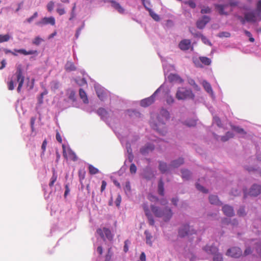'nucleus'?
Segmentation results:
<instances>
[{
  "label": "nucleus",
  "mask_w": 261,
  "mask_h": 261,
  "mask_svg": "<svg viewBox=\"0 0 261 261\" xmlns=\"http://www.w3.org/2000/svg\"><path fill=\"white\" fill-rule=\"evenodd\" d=\"M158 192L161 196L164 195V182L162 179H160L158 184Z\"/></svg>",
  "instance_id": "32"
},
{
  "label": "nucleus",
  "mask_w": 261,
  "mask_h": 261,
  "mask_svg": "<svg viewBox=\"0 0 261 261\" xmlns=\"http://www.w3.org/2000/svg\"><path fill=\"white\" fill-rule=\"evenodd\" d=\"M254 248L259 255H261V242H257L254 243Z\"/></svg>",
  "instance_id": "41"
},
{
  "label": "nucleus",
  "mask_w": 261,
  "mask_h": 261,
  "mask_svg": "<svg viewBox=\"0 0 261 261\" xmlns=\"http://www.w3.org/2000/svg\"><path fill=\"white\" fill-rule=\"evenodd\" d=\"M202 249L208 254H211L212 255L219 251L218 248L213 245H206L203 247Z\"/></svg>",
  "instance_id": "11"
},
{
  "label": "nucleus",
  "mask_w": 261,
  "mask_h": 261,
  "mask_svg": "<svg viewBox=\"0 0 261 261\" xmlns=\"http://www.w3.org/2000/svg\"><path fill=\"white\" fill-rule=\"evenodd\" d=\"M43 41V39L40 38V37H36L34 38V39L33 41V44L38 45H39L41 42Z\"/></svg>",
  "instance_id": "46"
},
{
  "label": "nucleus",
  "mask_w": 261,
  "mask_h": 261,
  "mask_svg": "<svg viewBox=\"0 0 261 261\" xmlns=\"http://www.w3.org/2000/svg\"><path fill=\"white\" fill-rule=\"evenodd\" d=\"M8 89L9 90H13L14 89V82L11 80L8 84Z\"/></svg>",
  "instance_id": "59"
},
{
  "label": "nucleus",
  "mask_w": 261,
  "mask_h": 261,
  "mask_svg": "<svg viewBox=\"0 0 261 261\" xmlns=\"http://www.w3.org/2000/svg\"><path fill=\"white\" fill-rule=\"evenodd\" d=\"M261 193V186L254 184L251 188L249 194L251 196H257Z\"/></svg>",
  "instance_id": "12"
},
{
  "label": "nucleus",
  "mask_w": 261,
  "mask_h": 261,
  "mask_svg": "<svg viewBox=\"0 0 261 261\" xmlns=\"http://www.w3.org/2000/svg\"><path fill=\"white\" fill-rule=\"evenodd\" d=\"M96 94L98 98L101 100H103L106 97V93L105 91L101 88H97L96 90Z\"/></svg>",
  "instance_id": "25"
},
{
  "label": "nucleus",
  "mask_w": 261,
  "mask_h": 261,
  "mask_svg": "<svg viewBox=\"0 0 261 261\" xmlns=\"http://www.w3.org/2000/svg\"><path fill=\"white\" fill-rule=\"evenodd\" d=\"M224 214L229 217L232 216L234 215V211L233 208L228 205H225L222 208Z\"/></svg>",
  "instance_id": "17"
},
{
  "label": "nucleus",
  "mask_w": 261,
  "mask_h": 261,
  "mask_svg": "<svg viewBox=\"0 0 261 261\" xmlns=\"http://www.w3.org/2000/svg\"><path fill=\"white\" fill-rule=\"evenodd\" d=\"M14 75L16 76V81L18 83V86L17 90V92L19 93L21 91V89L24 81V76L23 75L22 69L20 65L17 66L16 71Z\"/></svg>",
  "instance_id": "3"
},
{
  "label": "nucleus",
  "mask_w": 261,
  "mask_h": 261,
  "mask_svg": "<svg viewBox=\"0 0 261 261\" xmlns=\"http://www.w3.org/2000/svg\"><path fill=\"white\" fill-rule=\"evenodd\" d=\"M231 129L237 132L238 134L245 135L246 134V132L244 130V129L240 127L239 126L231 125Z\"/></svg>",
  "instance_id": "30"
},
{
  "label": "nucleus",
  "mask_w": 261,
  "mask_h": 261,
  "mask_svg": "<svg viewBox=\"0 0 261 261\" xmlns=\"http://www.w3.org/2000/svg\"><path fill=\"white\" fill-rule=\"evenodd\" d=\"M171 167L168 166L167 164L164 162L160 161L159 169L162 173H164L167 172Z\"/></svg>",
  "instance_id": "19"
},
{
  "label": "nucleus",
  "mask_w": 261,
  "mask_h": 261,
  "mask_svg": "<svg viewBox=\"0 0 261 261\" xmlns=\"http://www.w3.org/2000/svg\"><path fill=\"white\" fill-rule=\"evenodd\" d=\"M189 83L193 87V88L197 90H199L200 89L199 86L197 85V84H196L195 82L193 80H190L189 81Z\"/></svg>",
  "instance_id": "49"
},
{
  "label": "nucleus",
  "mask_w": 261,
  "mask_h": 261,
  "mask_svg": "<svg viewBox=\"0 0 261 261\" xmlns=\"http://www.w3.org/2000/svg\"><path fill=\"white\" fill-rule=\"evenodd\" d=\"M79 95L80 98L83 100L84 103H88L89 100L86 92L82 88L79 90Z\"/></svg>",
  "instance_id": "22"
},
{
  "label": "nucleus",
  "mask_w": 261,
  "mask_h": 261,
  "mask_svg": "<svg viewBox=\"0 0 261 261\" xmlns=\"http://www.w3.org/2000/svg\"><path fill=\"white\" fill-rule=\"evenodd\" d=\"M252 252V251L251 250V248L250 247H246V249L244 251V255L245 256H246V255L251 254Z\"/></svg>",
  "instance_id": "58"
},
{
  "label": "nucleus",
  "mask_w": 261,
  "mask_h": 261,
  "mask_svg": "<svg viewBox=\"0 0 261 261\" xmlns=\"http://www.w3.org/2000/svg\"><path fill=\"white\" fill-rule=\"evenodd\" d=\"M245 214V211L244 207L240 208L238 212V214L240 216H244Z\"/></svg>",
  "instance_id": "64"
},
{
  "label": "nucleus",
  "mask_w": 261,
  "mask_h": 261,
  "mask_svg": "<svg viewBox=\"0 0 261 261\" xmlns=\"http://www.w3.org/2000/svg\"><path fill=\"white\" fill-rule=\"evenodd\" d=\"M256 13L258 15H260L261 13V0L259 1L256 4Z\"/></svg>",
  "instance_id": "50"
},
{
  "label": "nucleus",
  "mask_w": 261,
  "mask_h": 261,
  "mask_svg": "<svg viewBox=\"0 0 261 261\" xmlns=\"http://www.w3.org/2000/svg\"><path fill=\"white\" fill-rule=\"evenodd\" d=\"M97 114L101 116V118L103 119L107 117L108 115L107 111L103 108H99L97 111Z\"/></svg>",
  "instance_id": "35"
},
{
  "label": "nucleus",
  "mask_w": 261,
  "mask_h": 261,
  "mask_svg": "<svg viewBox=\"0 0 261 261\" xmlns=\"http://www.w3.org/2000/svg\"><path fill=\"white\" fill-rule=\"evenodd\" d=\"M56 138L57 139V140L60 143H62V137L59 133V132H57L56 133Z\"/></svg>",
  "instance_id": "62"
},
{
  "label": "nucleus",
  "mask_w": 261,
  "mask_h": 261,
  "mask_svg": "<svg viewBox=\"0 0 261 261\" xmlns=\"http://www.w3.org/2000/svg\"><path fill=\"white\" fill-rule=\"evenodd\" d=\"M47 141L46 140H44L42 143V146H41V149H42V153L44 154V152L46 150V147L47 145Z\"/></svg>",
  "instance_id": "61"
},
{
  "label": "nucleus",
  "mask_w": 261,
  "mask_h": 261,
  "mask_svg": "<svg viewBox=\"0 0 261 261\" xmlns=\"http://www.w3.org/2000/svg\"><path fill=\"white\" fill-rule=\"evenodd\" d=\"M210 18L207 16H203L202 18L198 20L196 23L197 27L198 29H202L204 28L206 24L209 22Z\"/></svg>",
  "instance_id": "13"
},
{
  "label": "nucleus",
  "mask_w": 261,
  "mask_h": 261,
  "mask_svg": "<svg viewBox=\"0 0 261 261\" xmlns=\"http://www.w3.org/2000/svg\"><path fill=\"white\" fill-rule=\"evenodd\" d=\"M50 24L52 25H55V19L54 17H44L41 20L37 23V24L38 25H45Z\"/></svg>",
  "instance_id": "14"
},
{
  "label": "nucleus",
  "mask_w": 261,
  "mask_h": 261,
  "mask_svg": "<svg viewBox=\"0 0 261 261\" xmlns=\"http://www.w3.org/2000/svg\"><path fill=\"white\" fill-rule=\"evenodd\" d=\"M185 124L189 127L195 126L196 125V120H195V119L188 120L185 122Z\"/></svg>",
  "instance_id": "40"
},
{
  "label": "nucleus",
  "mask_w": 261,
  "mask_h": 261,
  "mask_svg": "<svg viewBox=\"0 0 261 261\" xmlns=\"http://www.w3.org/2000/svg\"><path fill=\"white\" fill-rule=\"evenodd\" d=\"M196 233V231L189 225H184L179 229L178 234L181 238Z\"/></svg>",
  "instance_id": "4"
},
{
  "label": "nucleus",
  "mask_w": 261,
  "mask_h": 261,
  "mask_svg": "<svg viewBox=\"0 0 261 261\" xmlns=\"http://www.w3.org/2000/svg\"><path fill=\"white\" fill-rule=\"evenodd\" d=\"M68 97L70 99L74 101L75 100V92L73 90L71 91Z\"/></svg>",
  "instance_id": "53"
},
{
  "label": "nucleus",
  "mask_w": 261,
  "mask_h": 261,
  "mask_svg": "<svg viewBox=\"0 0 261 261\" xmlns=\"http://www.w3.org/2000/svg\"><path fill=\"white\" fill-rule=\"evenodd\" d=\"M184 162V159L179 158L177 160L173 161L170 165V167L172 168H177L181 165H182Z\"/></svg>",
  "instance_id": "20"
},
{
  "label": "nucleus",
  "mask_w": 261,
  "mask_h": 261,
  "mask_svg": "<svg viewBox=\"0 0 261 261\" xmlns=\"http://www.w3.org/2000/svg\"><path fill=\"white\" fill-rule=\"evenodd\" d=\"M151 210L156 217L162 218L164 221H169L172 217L173 213L170 208L166 206L161 208L153 205H151Z\"/></svg>",
  "instance_id": "1"
},
{
  "label": "nucleus",
  "mask_w": 261,
  "mask_h": 261,
  "mask_svg": "<svg viewBox=\"0 0 261 261\" xmlns=\"http://www.w3.org/2000/svg\"><path fill=\"white\" fill-rule=\"evenodd\" d=\"M142 206L145 213V215L147 217L149 224L152 226L154 225V221L153 219V217L150 212V210L148 207L147 204L146 203H143Z\"/></svg>",
  "instance_id": "10"
},
{
  "label": "nucleus",
  "mask_w": 261,
  "mask_h": 261,
  "mask_svg": "<svg viewBox=\"0 0 261 261\" xmlns=\"http://www.w3.org/2000/svg\"><path fill=\"white\" fill-rule=\"evenodd\" d=\"M158 91L159 89H157L151 96L142 100L140 102L141 106L143 107H147L153 103L155 100V95Z\"/></svg>",
  "instance_id": "8"
},
{
  "label": "nucleus",
  "mask_w": 261,
  "mask_h": 261,
  "mask_svg": "<svg viewBox=\"0 0 261 261\" xmlns=\"http://www.w3.org/2000/svg\"><path fill=\"white\" fill-rule=\"evenodd\" d=\"M112 6L119 13L123 14L124 13V9L117 2L112 1H111Z\"/></svg>",
  "instance_id": "18"
},
{
  "label": "nucleus",
  "mask_w": 261,
  "mask_h": 261,
  "mask_svg": "<svg viewBox=\"0 0 261 261\" xmlns=\"http://www.w3.org/2000/svg\"><path fill=\"white\" fill-rule=\"evenodd\" d=\"M181 174L182 178L185 180L189 179L191 175L190 171L188 170H182L181 171Z\"/></svg>",
  "instance_id": "34"
},
{
  "label": "nucleus",
  "mask_w": 261,
  "mask_h": 261,
  "mask_svg": "<svg viewBox=\"0 0 261 261\" xmlns=\"http://www.w3.org/2000/svg\"><path fill=\"white\" fill-rule=\"evenodd\" d=\"M214 120L215 123L219 127H221L222 126L221 121L220 119L218 117H217V116L214 117Z\"/></svg>",
  "instance_id": "54"
},
{
  "label": "nucleus",
  "mask_w": 261,
  "mask_h": 261,
  "mask_svg": "<svg viewBox=\"0 0 261 261\" xmlns=\"http://www.w3.org/2000/svg\"><path fill=\"white\" fill-rule=\"evenodd\" d=\"M15 51L23 54L24 55H34L37 53V50H30L27 51L24 49H15Z\"/></svg>",
  "instance_id": "23"
},
{
  "label": "nucleus",
  "mask_w": 261,
  "mask_h": 261,
  "mask_svg": "<svg viewBox=\"0 0 261 261\" xmlns=\"http://www.w3.org/2000/svg\"><path fill=\"white\" fill-rule=\"evenodd\" d=\"M209 200L211 204L215 205H222V202L219 200L217 196L211 195L209 197Z\"/></svg>",
  "instance_id": "21"
},
{
  "label": "nucleus",
  "mask_w": 261,
  "mask_h": 261,
  "mask_svg": "<svg viewBox=\"0 0 261 261\" xmlns=\"http://www.w3.org/2000/svg\"><path fill=\"white\" fill-rule=\"evenodd\" d=\"M175 96L178 100H185L194 99L195 95L191 90L185 87H180L178 88Z\"/></svg>",
  "instance_id": "2"
},
{
  "label": "nucleus",
  "mask_w": 261,
  "mask_h": 261,
  "mask_svg": "<svg viewBox=\"0 0 261 261\" xmlns=\"http://www.w3.org/2000/svg\"><path fill=\"white\" fill-rule=\"evenodd\" d=\"M219 36L220 37H229L230 36V34L229 32H223L220 33Z\"/></svg>",
  "instance_id": "60"
},
{
  "label": "nucleus",
  "mask_w": 261,
  "mask_h": 261,
  "mask_svg": "<svg viewBox=\"0 0 261 261\" xmlns=\"http://www.w3.org/2000/svg\"><path fill=\"white\" fill-rule=\"evenodd\" d=\"M89 173L92 175L96 174L99 172V170L97 168H95L92 165H89Z\"/></svg>",
  "instance_id": "38"
},
{
  "label": "nucleus",
  "mask_w": 261,
  "mask_h": 261,
  "mask_svg": "<svg viewBox=\"0 0 261 261\" xmlns=\"http://www.w3.org/2000/svg\"><path fill=\"white\" fill-rule=\"evenodd\" d=\"M226 255L233 258H239L242 255V251L238 247H232L227 250Z\"/></svg>",
  "instance_id": "5"
},
{
  "label": "nucleus",
  "mask_w": 261,
  "mask_h": 261,
  "mask_svg": "<svg viewBox=\"0 0 261 261\" xmlns=\"http://www.w3.org/2000/svg\"><path fill=\"white\" fill-rule=\"evenodd\" d=\"M154 127H154V128L162 135H164V134L166 132V128L164 124H159L158 125H155Z\"/></svg>",
  "instance_id": "27"
},
{
  "label": "nucleus",
  "mask_w": 261,
  "mask_h": 261,
  "mask_svg": "<svg viewBox=\"0 0 261 261\" xmlns=\"http://www.w3.org/2000/svg\"><path fill=\"white\" fill-rule=\"evenodd\" d=\"M145 8L146 10L148 11L150 15L154 20L159 21L160 20L159 16L157 14L154 13L151 9L148 7H146Z\"/></svg>",
  "instance_id": "33"
},
{
  "label": "nucleus",
  "mask_w": 261,
  "mask_h": 261,
  "mask_svg": "<svg viewBox=\"0 0 261 261\" xmlns=\"http://www.w3.org/2000/svg\"><path fill=\"white\" fill-rule=\"evenodd\" d=\"M103 232L108 239L111 240L113 239V235L112 234L111 231L109 229L105 227L103 228Z\"/></svg>",
  "instance_id": "39"
},
{
  "label": "nucleus",
  "mask_w": 261,
  "mask_h": 261,
  "mask_svg": "<svg viewBox=\"0 0 261 261\" xmlns=\"http://www.w3.org/2000/svg\"><path fill=\"white\" fill-rule=\"evenodd\" d=\"M245 17L247 22H255L258 20H260V16L258 15L256 12H250L245 14Z\"/></svg>",
  "instance_id": "6"
},
{
  "label": "nucleus",
  "mask_w": 261,
  "mask_h": 261,
  "mask_svg": "<svg viewBox=\"0 0 261 261\" xmlns=\"http://www.w3.org/2000/svg\"><path fill=\"white\" fill-rule=\"evenodd\" d=\"M79 176L80 178V181L81 182H82V180L85 178V172L80 170L79 171Z\"/></svg>",
  "instance_id": "52"
},
{
  "label": "nucleus",
  "mask_w": 261,
  "mask_h": 261,
  "mask_svg": "<svg viewBox=\"0 0 261 261\" xmlns=\"http://www.w3.org/2000/svg\"><path fill=\"white\" fill-rule=\"evenodd\" d=\"M137 171V167L134 164H132L130 166V172L132 174H135Z\"/></svg>",
  "instance_id": "57"
},
{
  "label": "nucleus",
  "mask_w": 261,
  "mask_h": 261,
  "mask_svg": "<svg viewBox=\"0 0 261 261\" xmlns=\"http://www.w3.org/2000/svg\"><path fill=\"white\" fill-rule=\"evenodd\" d=\"M199 36H200V38L201 39L203 43L205 44L208 45L210 46L212 45L211 42L209 41V40L204 36H203L202 34H199Z\"/></svg>",
  "instance_id": "43"
},
{
  "label": "nucleus",
  "mask_w": 261,
  "mask_h": 261,
  "mask_svg": "<svg viewBox=\"0 0 261 261\" xmlns=\"http://www.w3.org/2000/svg\"><path fill=\"white\" fill-rule=\"evenodd\" d=\"M213 255V261H223V257L222 254L221 253L219 252V251Z\"/></svg>",
  "instance_id": "36"
},
{
  "label": "nucleus",
  "mask_w": 261,
  "mask_h": 261,
  "mask_svg": "<svg viewBox=\"0 0 261 261\" xmlns=\"http://www.w3.org/2000/svg\"><path fill=\"white\" fill-rule=\"evenodd\" d=\"M37 16L38 13L36 12L31 17L27 19V21L29 23H31L34 20V19L36 18Z\"/></svg>",
  "instance_id": "56"
},
{
  "label": "nucleus",
  "mask_w": 261,
  "mask_h": 261,
  "mask_svg": "<svg viewBox=\"0 0 261 261\" xmlns=\"http://www.w3.org/2000/svg\"><path fill=\"white\" fill-rule=\"evenodd\" d=\"M228 5H216L215 7L221 15H227L228 13L224 11V9Z\"/></svg>",
  "instance_id": "26"
},
{
  "label": "nucleus",
  "mask_w": 261,
  "mask_h": 261,
  "mask_svg": "<svg viewBox=\"0 0 261 261\" xmlns=\"http://www.w3.org/2000/svg\"><path fill=\"white\" fill-rule=\"evenodd\" d=\"M148 199L151 201H156L158 200V198L154 196L149 194L148 196Z\"/></svg>",
  "instance_id": "63"
},
{
  "label": "nucleus",
  "mask_w": 261,
  "mask_h": 261,
  "mask_svg": "<svg viewBox=\"0 0 261 261\" xmlns=\"http://www.w3.org/2000/svg\"><path fill=\"white\" fill-rule=\"evenodd\" d=\"M130 243L128 240H126L124 242V246L123 250L125 252H127L128 251V245Z\"/></svg>",
  "instance_id": "55"
},
{
  "label": "nucleus",
  "mask_w": 261,
  "mask_h": 261,
  "mask_svg": "<svg viewBox=\"0 0 261 261\" xmlns=\"http://www.w3.org/2000/svg\"><path fill=\"white\" fill-rule=\"evenodd\" d=\"M145 236H146V243L147 244H149L150 246L152 245V242H151V239H152V236L151 234L148 231L145 230L144 232Z\"/></svg>",
  "instance_id": "37"
},
{
  "label": "nucleus",
  "mask_w": 261,
  "mask_h": 261,
  "mask_svg": "<svg viewBox=\"0 0 261 261\" xmlns=\"http://www.w3.org/2000/svg\"><path fill=\"white\" fill-rule=\"evenodd\" d=\"M57 173H56L55 170H54L53 171V175L50 179L49 183V186L50 187H52L54 185L55 182L57 181Z\"/></svg>",
  "instance_id": "29"
},
{
  "label": "nucleus",
  "mask_w": 261,
  "mask_h": 261,
  "mask_svg": "<svg viewBox=\"0 0 261 261\" xmlns=\"http://www.w3.org/2000/svg\"><path fill=\"white\" fill-rule=\"evenodd\" d=\"M244 32L245 33V34L248 37H249V41L251 42H254L255 40L254 39V38L252 37V34H251V33L247 30H244Z\"/></svg>",
  "instance_id": "47"
},
{
  "label": "nucleus",
  "mask_w": 261,
  "mask_h": 261,
  "mask_svg": "<svg viewBox=\"0 0 261 261\" xmlns=\"http://www.w3.org/2000/svg\"><path fill=\"white\" fill-rule=\"evenodd\" d=\"M63 147V155L65 159L69 158V159L73 161H76L77 160V157L76 154L70 149L67 150L66 152L65 146L64 145H62Z\"/></svg>",
  "instance_id": "7"
},
{
  "label": "nucleus",
  "mask_w": 261,
  "mask_h": 261,
  "mask_svg": "<svg viewBox=\"0 0 261 261\" xmlns=\"http://www.w3.org/2000/svg\"><path fill=\"white\" fill-rule=\"evenodd\" d=\"M54 3L52 1L49 2L47 5V9L49 12H51L54 9Z\"/></svg>",
  "instance_id": "51"
},
{
  "label": "nucleus",
  "mask_w": 261,
  "mask_h": 261,
  "mask_svg": "<svg viewBox=\"0 0 261 261\" xmlns=\"http://www.w3.org/2000/svg\"><path fill=\"white\" fill-rule=\"evenodd\" d=\"M10 39V36L8 34L0 35V43L8 41Z\"/></svg>",
  "instance_id": "45"
},
{
  "label": "nucleus",
  "mask_w": 261,
  "mask_h": 261,
  "mask_svg": "<svg viewBox=\"0 0 261 261\" xmlns=\"http://www.w3.org/2000/svg\"><path fill=\"white\" fill-rule=\"evenodd\" d=\"M65 69L67 71L70 72L76 70V67L73 62L67 61L65 65Z\"/></svg>",
  "instance_id": "24"
},
{
  "label": "nucleus",
  "mask_w": 261,
  "mask_h": 261,
  "mask_svg": "<svg viewBox=\"0 0 261 261\" xmlns=\"http://www.w3.org/2000/svg\"><path fill=\"white\" fill-rule=\"evenodd\" d=\"M179 48L182 50H187L189 49L193 50V47L191 45V41L190 39H183L178 44Z\"/></svg>",
  "instance_id": "9"
},
{
  "label": "nucleus",
  "mask_w": 261,
  "mask_h": 261,
  "mask_svg": "<svg viewBox=\"0 0 261 261\" xmlns=\"http://www.w3.org/2000/svg\"><path fill=\"white\" fill-rule=\"evenodd\" d=\"M168 80L171 82H177L179 83H182L184 82V80L176 74H170L168 76Z\"/></svg>",
  "instance_id": "16"
},
{
  "label": "nucleus",
  "mask_w": 261,
  "mask_h": 261,
  "mask_svg": "<svg viewBox=\"0 0 261 261\" xmlns=\"http://www.w3.org/2000/svg\"><path fill=\"white\" fill-rule=\"evenodd\" d=\"M196 186L198 190L202 192L203 193H207L208 192L207 190L205 189L203 187L201 186L199 184L197 183L196 184Z\"/></svg>",
  "instance_id": "48"
},
{
  "label": "nucleus",
  "mask_w": 261,
  "mask_h": 261,
  "mask_svg": "<svg viewBox=\"0 0 261 261\" xmlns=\"http://www.w3.org/2000/svg\"><path fill=\"white\" fill-rule=\"evenodd\" d=\"M154 149V147L153 145L151 144H148L140 149V152L142 154L145 155L152 151Z\"/></svg>",
  "instance_id": "15"
},
{
  "label": "nucleus",
  "mask_w": 261,
  "mask_h": 261,
  "mask_svg": "<svg viewBox=\"0 0 261 261\" xmlns=\"http://www.w3.org/2000/svg\"><path fill=\"white\" fill-rule=\"evenodd\" d=\"M113 255V252L111 251V248H109L107 254L105 256V261H110Z\"/></svg>",
  "instance_id": "44"
},
{
  "label": "nucleus",
  "mask_w": 261,
  "mask_h": 261,
  "mask_svg": "<svg viewBox=\"0 0 261 261\" xmlns=\"http://www.w3.org/2000/svg\"><path fill=\"white\" fill-rule=\"evenodd\" d=\"M199 61L204 65L209 66L211 64L212 61L211 59L206 57H199Z\"/></svg>",
  "instance_id": "28"
},
{
  "label": "nucleus",
  "mask_w": 261,
  "mask_h": 261,
  "mask_svg": "<svg viewBox=\"0 0 261 261\" xmlns=\"http://www.w3.org/2000/svg\"><path fill=\"white\" fill-rule=\"evenodd\" d=\"M202 86L207 92L209 93H211L213 92L212 87L210 84L208 83L207 81H203L202 82Z\"/></svg>",
  "instance_id": "31"
},
{
  "label": "nucleus",
  "mask_w": 261,
  "mask_h": 261,
  "mask_svg": "<svg viewBox=\"0 0 261 261\" xmlns=\"http://www.w3.org/2000/svg\"><path fill=\"white\" fill-rule=\"evenodd\" d=\"M160 113L165 120H168L169 118V113L166 110L162 109Z\"/></svg>",
  "instance_id": "42"
}]
</instances>
